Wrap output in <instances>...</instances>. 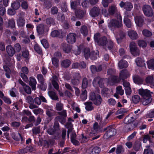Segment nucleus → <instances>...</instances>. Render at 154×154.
Wrapping results in <instances>:
<instances>
[{
    "instance_id": "864d4df0",
    "label": "nucleus",
    "mask_w": 154,
    "mask_h": 154,
    "mask_svg": "<svg viewBox=\"0 0 154 154\" xmlns=\"http://www.w3.org/2000/svg\"><path fill=\"white\" fill-rule=\"evenodd\" d=\"M59 60L58 59L53 57L52 59V63L53 65L56 67L58 66Z\"/></svg>"
},
{
    "instance_id": "c03bdc74",
    "label": "nucleus",
    "mask_w": 154,
    "mask_h": 154,
    "mask_svg": "<svg viewBox=\"0 0 154 154\" xmlns=\"http://www.w3.org/2000/svg\"><path fill=\"white\" fill-rule=\"evenodd\" d=\"M80 97L83 100H85L87 99V93L85 90L82 91V93Z\"/></svg>"
},
{
    "instance_id": "cd10ccee",
    "label": "nucleus",
    "mask_w": 154,
    "mask_h": 154,
    "mask_svg": "<svg viewBox=\"0 0 154 154\" xmlns=\"http://www.w3.org/2000/svg\"><path fill=\"white\" fill-rule=\"evenodd\" d=\"M75 75L76 76V77L72 80V84L74 85H77L79 83V79L80 78V75L79 73H76Z\"/></svg>"
},
{
    "instance_id": "49530a36",
    "label": "nucleus",
    "mask_w": 154,
    "mask_h": 154,
    "mask_svg": "<svg viewBox=\"0 0 154 154\" xmlns=\"http://www.w3.org/2000/svg\"><path fill=\"white\" fill-rule=\"evenodd\" d=\"M88 81L87 79L86 78H84L83 79L82 83V87L83 89H85L88 86Z\"/></svg>"
},
{
    "instance_id": "09e8293b",
    "label": "nucleus",
    "mask_w": 154,
    "mask_h": 154,
    "mask_svg": "<svg viewBox=\"0 0 154 154\" xmlns=\"http://www.w3.org/2000/svg\"><path fill=\"white\" fill-rule=\"evenodd\" d=\"M46 23L48 25H49L50 26L51 25H54V21L53 19L51 18H49L46 20Z\"/></svg>"
},
{
    "instance_id": "a19ab883",
    "label": "nucleus",
    "mask_w": 154,
    "mask_h": 154,
    "mask_svg": "<svg viewBox=\"0 0 154 154\" xmlns=\"http://www.w3.org/2000/svg\"><path fill=\"white\" fill-rule=\"evenodd\" d=\"M81 32L83 35L86 36L88 34V30L87 27L85 26H83L82 27L81 29Z\"/></svg>"
},
{
    "instance_id": "20e7f679",
    "label": "nucleus",
    "mask_w": 154,
    "mask_h": 154,
    "mask_svg": "<svg viewBox=\"0 0 154 154\" xmlns=\"http://www.w3.org/2000/svg\"><path fill=\"white\" fill-rule=\"evenodd\" d=\"M106 79H100L99 77H97L94 78L93 80V84L94 86L96 87L98 85L101 88L104 87V83Z\"/></svg>"
},
{
    "instance_id": "f3484780",
    "label": "nucleus",
    "mask_w": 154,
    "mask_h": 154,
    "mask_svg": "<svg viewBox=\"0 0 154 154\" xmlns=\"http://www.w3.org/2000/svg\"><path fill=\"white\" fill-rule=\"evenodd\" d=\"M37 82L35 78L32 76L29 78V85L31 87L32 90H35L36 88Z\"/></svg>"
},
{
    "instance_id": "c9c22d12",
    "label": "nucleus",
    "mask_w": 154,
    "mask_h": 154,
    "mask_svg": "<svg viewBox=\"0 0 154 154\" xmlns=\"http://www.w3.org/2000/svg\"><path fill=\"white\" fill-rule=\"evenodd\" d=\"M71 64L70 62L68 60H66L62 61L61 65V66L65 68H67L69 67Z\"/></svg>"
},
{
    "instance_id": "72a5a7b5",
    "label": "nucleus",
    "mask_w": 154,
    "mask_h": 154,
    "mask_svg": "<svg viewBox=\"0 0 154 154\" xmlns=\"http://www.w3.org/2000/svg\"><path fill=\"white\" fill-rule=\"evenodd\" d=\"M148 67L151 69H154V59H151L147 62Z\"/></svg>"
},
{
    "instance_id": "dca6fc26",
    "label": "nucleus",
    "mask_w": 154,
    "mask_h": 154,
    "mask_svg": "<svg viewBox=\"0 0 154 154\" xmlns=\"http://www.w3.org/2000/svg\"><path fill=\"white\" fill-rule=\"evenodd\" d=\"M128 34L129 37L132 39L136 40L138 38V34L135 31L130 30L128 31Z\"/></svg>"
},
{
    "instance_id": "4c0bfd02",
    "label": "nucleus",
    "mask_w": 154,
    "mask_h": 154,
    "mask_svg": "<svg viewBox=\"0 0 154 154\" xmlns=\"http://www.w3.org/2000/svg\"><path fill=\"white\" fill-rule=\"evenodd\" d=\"M48 93L49 96L52 99L54 100H57L58 99V97L54 92L52 91H50L48 92Z\"/></svg>"
},
{
    "instance_id": "9d476101",
    "label": "nucleus",
    "mask_w": 154,
    "mask_h": 154,
    "mask_svg": "<svg viewBox=\"0 0 154 154\" xmlns=\"http://www.w3.org/2000/svg\"><path fill=\"white\" fill-rule=\"evenodd\" d=\"M136 24L139 27H141L144 22V17L143 15L137 16L134 17Z\"/></svg>"
},
{
    "instance_id": "37998d69",
    "label": "nucleus",
    "mask_w": 154,
    "mask_h": 154,
    "mask_svg": "<svg viewBox=\"0 0 154 154\" xmlns=\"http://www.w3.org/2000/svg\"><path fill=\"white\" fill-rule=\"evenodd\" d=\"M11 6L14 9L17 10L20 7V3L17 2H14L12 4Z\"/></svg>"
},
{
    "instance_id": "b1692460",
    "label": "nucleus",
    "mask_w": 154,
    "mask_h": 154,
    "mask_svg": "<svg viewBox=\"0 0 154 154\" xmlns=\"http://www.w3.org/2000/svg\"><path fill=\"white\" fill-rule=\"evenodd\" d=\"M151 96L142 98V102L144 105H146L149 103L152 100Z\"/></svg>"
},
{
    "instance_id": "4be33fe9",
    "label": "nucleus",
    "mask_w": 154,
    "mask_h": 154,
    "mask_svg": "<svg viewBox=\"0 0 154 154\" xmlns=\"http://www.w3.org/2000/svg\"><path fill=\"white\" fill-rule=\"evenodd\" d=\"M95 119L99 122V124L100 126H103L107 122L106 120H102V116L100 114H97L95 116Z\"/></svg>"
},
{
    "instance_id": "c756f323",
    "label": "nucleus",
    "mask_w": 154,
    "mask_h": 154,
    "mask_svg": "<svg viewBox=\"0 0 154 154\" xmlns=\"http://www.w3.org/2000/svg\"><path fill=\"white\" fill-rule=\"evenodd\" d=\"M85 108L88 111H90L92 110L94 107L92 105V103L91 102H87L85 103Z\"/></svg>"
},
{
    "instance_id": "de8ad7c7",
    "label": "nucleus",
    "mask_w": 154,
    "mask_h": 154,
    "mask_svg": "<svg viewBox=\"0 0 154 154\" xmlns=\"http://www.w3.org/2000/svg\"><path fill=\"white\" fill-rule=\"evenodd\" d=\"M138 44L140 47L143 48H145L147 45V44L146 42L143 40H139L138 42Z\"/></svg>"
},
{
    "instance_id": "0eeeda50",
    "label": "nucleus",
    "mask_w": 154,
    "mask_h": 154,
    "mask_svg": "<svg viewBox=\"0 0 154 154\" xmlns=\"http://www.w3.org/2000/svg\"><path fill=\"white\" fill-rule=\"evenodd\" d=\"M84 55L85 58L88 59L89 57H90L91 59L95 60L98 57L99 54L98 51L96 52H93L91 54H90L89 51H88L87 52L85 50L84 51Z\"/></svg>"
},
{
    "instance_id": "bf43d9fd",
    "label": "nucleus",
    "mask_w": 154,
    "mask_h": 154,
    "mask_svg": "<svg viewBox=\"0 0 154 154\" xmlns=\"http://www.w3.org/2000/svg\"><path fill=\"white\" fill-rule=\"evenodd\" d=\"M131 54L134 56H138L140 54V51L138 48L131 51Z\"/></svg>"
},
{
    "instance_id": "2eb2a0df",
    "label": "nucleus",
    "mask_w": 154,
    "mask_h": 154,
    "mask_svg": "<svg viewBox=\"0 0 154 154\" xmlns=\"http://www.w3.org/2000/svg\"><path fill=\"white\" fill-rule=\"evenodd\" d=\"M114 72V71L112 69H109L108 70L107 74L110 75L111 81L114 83L119 82V80L118 79V77L112 75Z\"/></svg>"
},
{
    "instance_id": "a211bd4d",
    "label": "nucleus",
    "mask_w": 154,
    "mask_h": 154,
    "mask_svg": "<svg viewBox=\"0 0 154 154\" xmlns=\"http://www.w3.org/2000/svg\"><path fill=\"white\" fill-rule=\"evenodd\" d=\"M100 12V9L96 7H94L90 11V14L92 17H95L97 16Z\"/></svg>"
},
{
    "instance_id": "79ce46f5",
    "label": "nucleus",
    "mask_w": 154,
    "mask_h": 154,
    "mask_svg": "<svg viewBox=\"0 0 154 154\" xmlns=\"http://www.w3.org/2000/svg\"><path fill=\"white\" fill-rule=\"evenodd\" d=\"M72 124L71 123L68 122L67 123L66 125V127L67 128H69V129L67 131V137L68 138L69 137V133L70 132H71L72 131Z\"/></svg>"
},
{
    "instance_id": "3c124183",
    "label": "nucleus",
    "mask_w": 154,
    "mask_h": 154,
    "mask_svg": "<svg viewBox=\"0 0 154 154\" xmlns=\"http://www.w3.org/2000/svg\"><path fill=\"white\" fill-rule=\"evenodd\" d=\"M130 51L134 50L137 48V47L136 44L134 42H131L130 45Z\"/></svg>"
},
{
    "instance_id": "aec40b11",
    "label": "nucleus",
    "mask_w": 154,
    "mask_h": 154,
    "mask_svg": "<svg viewBox=\"0 0 154 154\" xmlns=\"http://www.w3.org/2000/svg\"><path fill=\"white\" fill-rule=\"evenodd\" d=\"M153 76V75H150L146 77L145 81L146 83L151 85V87H154V82Z\"/></svg>"
},
{
    "instance_id": "412c9836",
    "label": "nucleus",
    "mask_w": 154,
    "mask_h": 154,
    "mask_svg": "<svg viewBox=\"0 0 154 154\" xmlns=\"http://www.w3.org/2000/svg\"><path fill=\"white\" fill-rule=\"evenodd\" d=\"M17 24L19 27H23L25 24V20L22 17H20L17 20Z\"/></svg>"
},
{
    "instance_id": "680f3d73",
    "label": "nucleus",
    "mask_w": 154,
    "mask_h": 154,
    "mask_svg": "<svg viewBox=\"0 0 154 154\" xmlns=\"http://www.w3.org/2000/svg\"><path fill=\"white\" fill-rule=\"evenodd\" d=\"M8 24L9 26L11 28H13L15 27V22L13 19L9 20Z\"/></svg>"
},
{
    "instance_id": "052dcab7",
    "label": "nucleus",
    "mask_w": 154,
    "mask_h": 154,
    "mask_svg": "<svg viewBox=\"0 0 154 154\" xmlns=\"http://www.w3.org/2000/svg\"><path fill=\"white\" fill-rule=\"evenodd\" d=\"M37 78L38 82L41 84H42L44 83V79L42 75L41 74L37 75Z\"/></svg>"
},
{
    "instance_id": "603ef678",
    "label": "nucleus",
    "mask_w": 154,
    "mask_h": 154,
    "mask_svg": "<svg viewBox=\"0 0 154 154\" xmlns=\"http://www.w3.org/2000/svg\"><path fill=\"white\" fill-rule=\"evenodd\" d=\"M26 102L29 104L31 103H34V100L32 97L30 96H28L26 98Z\"/></svg>"
},
{
    "instance_id": "e2e57ef3",
    "label": "nucleus",
    "mask_w": 154,
    "mask_h": 154,
    "mask_svg": "<svg viewBox=\"0 0 154 154\" xmlns=\"http://www.w3.org/2000/svg\"><path fill=\"white\" fill-rule=\"evenodd\" d=\"M25 92L28 94H30L31 93V89L30 87L26 85L23 88Z\"/></svg>"
},
{
    "instance_id": "393cba45",
    "label": "nucleus",
    "mask_w": 154,
    "mask_h": 154,
    "mask_svg": "<svg viewBox=\"0 0 154 154\" xmlns=\"http://www.w3.org/2000/svg\"><path fill=\"white\" fill-rule=\"evenodd\" d=\"M128 64L127 62L125 60H122L118 63V66L120 69L126 68L128 67Z\"/></svg>"
},
{
    "instance_id": "8fccbe9b",
    "label": "nucleus",
    "mask_w": 154,
    "mask_h": 154,
    "mask_svg": "<svg viewBox=\"0 0 154 154\" xmlns=\"http://www.w3.org/2000/svg\"><path fill=\"white\" fill-rule=\"evenodd\" d=\"M116 92L117 94H120V95H122L124 93V91L122 89V87L119 86L116 88Z\"/></svg>"
},
{
    "instance_id": "ea45409f",
    "label": "nucleus",
    "mask_w": 154,
    "mask_h": 154,
    "mask_svg": "<svg viewBox=\"0 0 154 154\" xmlns=\"http://www.w3.org/2000/svg\"><path fill=\"white\" fill-rule=\"evenodd\" d=\"M128 110L125 108H122L118 110L116 113V115L120 114H123L125 113H127L128 112Z\"/></svg>"
},
{
    "instance_id": "7c9ffc66",
    "label": "nucleus",
    "mask_w": 154,
    "mask_h": 154,
    "mask_svg": "<svg viewBox=\"0 0 154 154\" xmlns=\"http://www.w3.org/2000/svg\"><path fill=\"white\" fill-rule=\"evenodd\" d=\"M137 65L139 66H142L145 65L144 61L141 58H137L135 60Z\"/></svg>"
},
{
    "instance_id": "58836bf2",
    "label": "nucleus",
    "mask_w": 154,
    "mask_h": 154,
    "mask_svg": "<svg viewBox=\"0 0 154 154\" xmlns=\"http://www.w3.org/2000/svg\"><path fill=\"white\" fill-rule=\"evenodd\" d=\"M142 34L144 36L147 37H150L152 35L151 32L147 29L143 30L142 31Z\"/></svg>"
},
{
    "instance_id": "6e6d98bb",
    "label": "nucleus",
    "mask_w": 154,
    "mask_h": 154,
    "mask_svg": "<svg viewBox=\"0 0 154 154\" xmlns=\"http://www.w3.org/2000/svg\"><path fill=\"white\" fill-rule=\"evenodd\" d=\"M17 92L16 90L14 88H12L10 91L9 93L11 96L16 97V93Z\"/></svg>"
},
{
    "instance_id": "c85d7f7f",
    "label": "nucleus",
    "mask_w": 154,
    "mask_h": 154,
    "mask_svg": "<svg viewBox=\"0 0 154 154\" xmlns=\"http://www.w3.org/2000/svg\"><path fill=\"white\" fill-rule=\"evenodd\" d=\"M133 79L134 82L138 85L141 84L143 81V80L137 75L133 76Z\"/></svg>"
},
{
    "instance_id": "0e129e2a",
    "label": "nucleus",
    "mask_w": 154,
    "mask_h": 154,
    "mask_svg": "<svg viewBox=\"0 0 154 154\" xmlns=\"http://www.w3.org/2000/svg\"><path fill=\"white\" fill-rule=\"evenodd\" d=\"M41 43L45 48H48V44L46 39H43L41 41Z\"/></svg>"
},
{
    "instance_id": "13d9d810",
    "label": "nucleus",
    "mask_w": 154,
    "mask_h": 154,
    "mask_svg": "<svg viewBox=\"0 0 154 154\" xmlns=\"http://www.w3.org/2000/svg\"><path fill=\"white\" fill-rule=\"evenodd\" d=\"M35 50L38 54H41L42 53V50L40 47L37 45L35 44L34 46Z\"/></svg>"
},
{
    "instance_id": "69168bd1",
    "label": "nucleus",
    "mask_w": 154,
    "mask_h": 154,
    "mask_svg": "<svg viewBox=\"0 0 154 154\" xmlns=\"http://www.w3.org/2000/svg\"><path fill=\"white\" fill-rule=\"evenodd\" d=\"M102 13L105 17L107 18H108L109 16L110 15L109 13V11L108 12L105 9H103L102 10Z\"/></svg>"
},
{
    "instance_id": "6ab92c4d",
    "label": "nucleus",
    "mask_w": 154,
    "mask_h": 154,
    "mask_svg": "<svg viewBox=\"0 0 154 154\" xmlns=\"http://www.w3.org/2000/svg\"><path fill=\"white\" fill-rule=\"evenodd\" d=\"M90 154H98L100 151V148L98 147H91L88 150Z\"/></svg>"
},
{
    "instance_id": "4d7b16f0",
    "label": "nucleus",
    "mask_w": 154,
    "mask_h": 154,
    "mask_svg": "<svg viewBox=\"0 0 154 154\" xmlns=\"http://www.w3.org/2000/svg\"><path fill=\"white\" fill-rule=\"evenodd\" d=\"M108 104L109 105L114 106L116 103V101L113 98H110L107 101Z\"/></svg>"
},
{
    "instance_id": "338daca9",
    "label": "nucleus",
    "mask_w": 154,
    "mask_h": 154,
    "mask_svg": "<svg viewBox=\"0 0 154 154\" xmlns=\"http://www.w3.org/2000/svg\"><path fill=\"white\" fill-rule=\"evenodd\" d=\"M112 0H103L102 4L104 7H107L109 3L111 2Z\"/></svg>"
},
{
    "instance_id": "a878e982",
    "label": "nucleus",
    "mask_w": 154,
    "mask_h": 154,
    "mask_svg": "<svg viewBox=\"0 0 154 154\" xmlns=\"http://www.w3.org/2000/svg\"><path fill=\"white\" fill-rule=\"evenodd\" d=\"M75 14L77 17L79 18H82L86 14V11L85 10H80L78 11H75Z\"/></svg>"
},
{
    "instance_id": "774afa93",
    "label": "nucleus",
    "mask_w": 154,
    "mask_h": 154,
    "mask_svg": "<svg viewBox=\"0 0 154 154\" xmlns=\"http://www.w3.org/2000/svg\"><path fill=\"white\" fill-rule=\"evenodd\" d=\"M124 150V149L122 146L120 145L117 148L116 152L117 154H119L122 152H123Z\"/></svg>"
},
{
    "instance_id": "bb28decb",
    "label": "nucleus",
    "mask_w": 154,
    "mask_h": 154,
    "mask_svg": "<svg viewBox=\"0 0 154 154\" xmlns=\"http://www.w3.org/2000/svg\"><path fill=\"white\" fill-rule=\"evenodd\" d=\"M57 78L56 76H54L53 77V80L52 81V84L54 87L57 90H58L59 89V86L57 82Z\"/></svg>"
},
{
    "instance_id": "5701e85b",
    "label": "nucleus",
    "mask_w": 154,
    "mask_h": 154,
    "mask_svg": "<svg viewBox=\"0 0 154 154\" xmlns=\"http://www.w3.org/2000/svg\"><path fill=\"white\" fill-rule=\"evenodd\" d=\"M6 50L7 53L10 56H12L15 53L14 50L11 45L7 46Z\"/></svg>"
},
{
    "instance_id": "5fc2aeb1",
    "label": "nucleus",
    "mask_w": 154,
    "mask_h": 154,
    "mask_svg": "<svg viewBox=\"0 0 154 154\" xmlns=\"http://www.w3.org/2000/svg\"><path fill=\"white\" fill-rule=\"evenodd\" d=\"M61 116H58L55 118L56 119L59 121L61 123L63 124L65 123V119L64 118Z\"/></svg>"
},
{
    "instance_id": "1a4fd4ad",
    "label": "nucleus",
    "mask_w": 154,
    "mask_h": 154,
    "mask_svg": "<svg viewBox=\"0 0 154 154\" xmlns=\"http://www.w3.org/2000/svg\"><path fill=\"white\" fill-rule=\"evenodd\" d=\"M139 94L143 98L148 97L151 96V94L152 92H150L148 89H140L138 91Z\"/></svg>"
},
{
    "instance_id": "ddd939ff",
    "label": "nucleus",
    "mask_w": 154,
    "mask_h": 154,
    "mask_svg": "<svg viewBox=\"0 0 154 154\" xmlns=\"http://www.w3.org/2000/svg\"><path fill=\"white\" fill-rule=\"evenodd\" d=\"M75 34L71 33L69 34L67 36V41L68 42L69 44H73L75 43L76 41Z\"/></svg>"
},
{
    "instance_id": "a18cd8bd",
    "label": "nucleus",
    "mask_w": 154,
    "mask_h": 154,
    "mask_svg": "<svg viewBox=\"0 0 154 154\" xmlns=\"http://www.w3.org/2000/svg\"><path fill=\"white\" fill-rule=\"evenodd\" d=\"M63 104L60 103L59 102L56 103V109L58 111L61 110L63 108Z\"/></svg>"
},
{
    "instance_id": "7ed1b4c3",
    "label": "nucleus",
    "mask_w": 154,
    "mask_h": 154,
    "mask_svg": "<svg viewBox=\"0 0 154 154\" xmlns=\"http://www.w3.org/2000/svg\"><path fill=\"white\" fill-rule=\"evenodd\" d=\"M89 99L93 102L96 106H100L102 102V99L100 95L96 94L94 93L91 92L89 96Z\"/></svg>"
},
{
    "instance_id": "f03ea898",
    "label": "nucleus",
    "mask_w": 154,
    "mask_h": 154,
    "mask_svg": "<svg viewBox=\"0 0 154 154\" xmlns=\"http://www.w3.org/2000/svg\"><path fill=\"white\" fill-rule=\"evenodd\" d=\"M97 44L104 48L106 49L107 48L109 50H111L113 47V43L112 41L110 39L107 40L106 37H104L101 38Z\"/></svg>"
},
{
    "instance_id": "39448f33",
    "label": "nucleus",
    "mask_w": 154,
    "mask_h": 154,
    "mask_svg": "<svg viewBox=\"0 0 154 154\" xmlns=\"http://www.w3.org/2000/svg\"><path fill=\"white\" fill-rule=\"evenodd\" d=\"M36 30L39 35H42L45 33L47 32L48 30V28H46V26L43 23L38 24L36 26Z\"/></svg>"
},
{
    "instance_id": "f8f14e48",
    "label": "nucleus",
    "mask_w": 154,
    "mask_h": 154,
    "mask_svg": "<svg viewBox=\"0 0 154 154\" xmlns=\"http://www.w3.org/2000/svg\"><path fill=\"white\" fill-rule=\"evenodd\" d=\"M116 130L113 128H111L108 130L104 135L105 139H107L116 134Z\"/></svg>"
},
{
    "instance_id": "423d86ee",
    "label": "nucleus",
    "mask_w": 154,
    "mask_h": 154,
    "mask_svg": "<svg viewBox=\"0 0 154 154\" xmlns=\"http://www.w3.org/2000/svg\"><path fill=\"white\" fill-rule=\"evenodd\" d=\"M143 10L145 15L151 17L153 14L152 10L151 7L149 5H145L143 8Z\"/></svg>"
},
{
    "instance_id": "473e14b6",
    "label": "nucleus",
    "mask_w": 154,
    "mask_h": 154,
    "mask_svg": "<svg viewBox=\"0 0 154 154\" xmlns=\"http://www.w3.org/2000/svg\"><path fill=\"white\" fill-rule=\"evenodd\" d=\"M3 68L6 72L5 75L6 77L8 78H10L11 71L9 68L6 65H5L3 66Z\"/></svg>"
},
{
    "instance_id": "f257e3e1",
    "label": "nucleus",
    "mask_w": 154,
    "mask_h": 154,
    "mask_svg": "<svg viewBox=\"0 0 154 154\" xmlns=\"http://www.w3.org/2000/svg\"><path fill=\"white\" fill-rule=\"evenodd\" d=\"M109 13L110 15L115 14H117L118 21L114 19H112L108 23V26L109 28L119 27L122 25V19L121 16L118 12L116 7L115 6H112L109 9Z\"/></svg>"
},
{
    "instance_id": "9b49d317",
    "label": "nucleus",
    "mask_w": 154,
    "mask_h": 154,
    "mask_svg": "<svg viewBox=\"0 0 154 154\" xmlns=\"http://www.w3.org/2000/svg\"><path fill=\"white\" fill-rule=\"evenodd\" d=\"M130 74L126 70H122L120 72L119 75V78L118 79L120 81L121 79L124 80L129 77Z\"/></svg>"
},
{
    "instance_id": "4468645a",
    "label": "nucleus",
    "mask_w": 154,
    "mask_h": 154,
    "mask_svg": "<svg viewBox=\"0 0 154 154\" xmlns=\"http://www.w3.org/2000/svg\"><path fill=\"white\" fill-rule=\"evenodd\" d=\"M46 113L47 115L50 117L49 120L50 121L51 119V117L55 115V112L53 109V107L48 106L46 108Z\"/></svg>"
},
{
    "instance_id": "f704fd0d",
    "label": "nucleus",
    "mask_w": 154,
    "mask_h": 154,
    "mask_svg": "<svg viewBox=\"0 0 154 154\" xmlns=\"http://www.w3.org/2000/svg\"><path fill=\"white\" fill-rule=\"evenodd\" d=\"M62 47L63 48V51L66 53H69L71 50V48L68 45L66 44H63L62 45Z\"/></svg>"
},
{
    "instance_id": "2f4dec72",
    "label": "nucleus",
    "mask_w": 154,
    "mask_h": 154,
    "mask_svg": "<svg viewBox=\"0 0 154 154\" xmlns=\"http://www.w3.org/2000/svg\"><path fill=\"white\" fill-rule=\"evenodd\" d=\"M124 22L128 27L130 28L131 27V22L126 16H125L124 17Z\"/></svg>"
},
{
    "instance_id": "e433bc0d",
    "label": "nucleus",
    "mask_w": 154,
    "mask_h": 154,
    "mask_svg": "<svg viewBox=\"0 0 154 154\" xmlns=\"http://www.w3.org/2000/svg\"><path fill=\"white\" fill-rule=\"evenodd\" d=\"M140 97L138 95H135L132 96L131 98L132 101L135 104L138 103L140 100Z\"/></svg>"
},
{
    "instance_id": "6e6552de",
    "label": "nucleus",
    "mask_w": 154,
    "mask_h": 154,
    "mask_svg": "<svg viewBox=\"0 0 154 154\" xmlns=\"http://www.w3.org/2000/svg\"><path fill=\"white\" fill-rule=\"evenodd\" d=\"M119 6L121 8H124L128 11H130L133 8L132 4L131 2H121L119 4Z\"/></svg>"
}]
</instances>
